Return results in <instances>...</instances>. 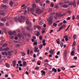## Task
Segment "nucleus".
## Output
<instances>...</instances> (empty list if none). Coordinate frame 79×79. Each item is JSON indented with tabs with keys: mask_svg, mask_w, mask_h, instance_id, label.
Instances as JSON below:
<instances>
[{
	"mask_svg": "<svg viewBox=\"0 0 79 79\" xmlns=\"http://www.w3.org/2000/svg\"><path fill=\"white\" fill-rule=\"evenodd\" d=\"M6 19H10V18H8L7 17L5 18H2L1 19V20H6Z\"/></svg>",
	"mask_w": 79,
	"mask_h": 79,
	"instance_id": "6e6552de",
	"label": "nucleus"
},
{
	"mask_svg": "<svg viewBox=\"0 0 79 79\" xmlns=\"http://www.w3.org/2000/svg\"><path fill=\"white\" fill-rule=\"evenodd\" d=\"M6 66L7 68H10V65L8 63H6Z\"/></svg>",
	"mask_w": 79,
	"mask_h": 79,
	"instance_id": "f8f14e48",
	"label": "nucleus"
},
{
	"mask_svg": "<svg viewBox=\"0 0 79 79\" xmlns=\"http://www.w3.org/2000/svg\"><path fill=\"white\" fill-rule=\"evenodd\" d=\"M77 19H79V15H77Z\"/></svg>",
	"mask_w": 79,
	"mask_h": 79,
	"instance_id": "6e6d98bb",
	"label": "nucleus"
},
{
	"mask_svg": "<svg viewBox=\"0 0 79 79\" xmlns=\"http://www.w3.org/2000/svg\"><path fill=\"white\" fill-rule=\"evenodd\" d=\"M43 47V45L42 44H41L40 45V49H41Z\"/></svg>",
	"mask_w": 79,
	"mask_h": 79,
	"instance_id": "4c0bfd02",
	"label": "nucleus"
},
{
	"mask_svg": "<svg viewBox=\"0 0 79 79\" xmlns=\"http://www.w3.org/2000/svg\"><path fill=\"white\" fill-rule=\"evenodd\" d=\"M5 13L3 12H1L0 13V14L1 15H5Z\"/></svg>",
	"mask_w": 79,
	"mask_h": 79,
	"instance_id": "cd10ccee",
	"label": "nucleus"
},
{
	"mask_svg": "<svg viewBox=\"0 0 79 79\" xmlns=\"http://www.w3.org/2000/svg\"><path fill=\"white\" fill-rule=\"evenodd\" d=\"M36 27L39 30L40 29V27L39 26H37Z\"/></svg>",
	"mask_w": 79,
	"mask_h": 79,
	"instance_id": "4d7b16f0",
	"label": "nucleus"
},
{
	"mask_svg": "<svg viewBox=\"0 0 79 79\" xmlns=\"http://www.w3.org/2000/svg\"><path fill=\"white\" fill-rule=\"evenodd\" d=\"M35 69H36V70H39V67L37 66H36L35 67Z\"/></svg>",
	"mask_w": 79,
	"mask_h": 79,
	"instance_id": "c756f323",
	"label": "nucleus"
},
{
	"mask_svg": "<svg viewBox=\"0 0 79 79\" xmlns=\"http://www.w3.org/2000/svg\"><path fill=\"white\" fill-rule=\"evenodd\" d=\"M3 31L6 34V28H3Z\"/></svg>",
	"mask_w": 79,
	"mask_h": 79,
	"instance_id": "4be33fe9",
	"label": "nucleus"
},
{
	"mask_svg": "<svg viewBox=\"0 0 79 79\" xmlns=\"http://www.w3.org/2000/svg\"><path fill=\"white\" fill-rule=\"evenodd\" d=\"M73 2H70L69 4V5H73Z\"/></svg>",
	"mask_w": 79,
	"mask_h": 79,
	"instance_id": "e2e57ef3",
	"label": "nucleus"
},
{
	"mask_svg": "<svg viewBox=\"0 0 79 79\" xmlns=\"http://www.w3.org/2000/svg\"><path fill=\"white\" fill-rule=\"evenodd\" d=\"M41 72L42 73V76L45 75V71H44L43 70L41 71Z\"/></svg>",
	"mask_w": 79,
	"mask_h": 79,
	"instance_id": "4468645a",
	"label": "nucleus"
},
{
	"mask_svg": "<svg viewBox=\"0 0 79 79\" xmlns=\"http://www.w3.org/2000/svg\"><path fill=\"white\" fill-rule=\"evenodd\" d=\"M49 74H52V71H49Z\"/></svg>",
	"mask_w": 79,
	"mask_h": 79,
	"instance_id": "774afa93",
	"label": "nucleus"
},
{
	"mask_svg": "<svg viewBox=\"0 0 79 79\" xmlns=\"http://www.w3.org/2000/svg\"><path fill=\"white\" fill-rule=\"evenodd\" d=\"M60 45L61 47H63V43L62 42L60 43Z\"/></svg>",
	"mask_w": 79,
	"mask_h": 79,
	"instance_id": "37998d69",
	"label": "nucleus"
},
{
	"mask_svg": "<svg viewBox=\"0 0 79 79\" xmlns=\"http://www.w3.org/2000/svg\"><path fill=\"white\" fill-rule=\"evenodd\" d=\"M20 44H18L16 45V47H20Z\"/></svg>",
	"mask_w": 79,
	"mask_h": 79,
	"instance_id": "a18cd8bd",
	"label": "nucleus"
},
{
	"mask_svg": "<svg viewBox=\"0 0 79 79\" xmlns=\"http://www.w3.org/2000/svg\"><path fill=\"white\" fill-rule=\"evenodd\" d=\"M12 63L13 66H16V60H14Z\"/></svg>",
	"mask_w": 79,
	"mask_h": 79,
	"instance_id": "9d476101",
	"label": "nucleus"
},
{
	"mask_svg": "<svg viewBox=\"0 0 79 79\" xmlns=\"http://www.w3.org/2000/svg\"><path fill=\"white\" fill-rule=\"evenodd\" d=\"M53 17L52 15L50 16V18H48L47 19V20H52Z\"/></svg>",
	"mask_w": 79,
	"mask_h": 79,
	"instance_id": "423d86ee",
	"label": "nucleus"
},
{
	"mask_svg": "<svg viewBox=\"0 0 79 79\" xmlns=\"http://www.w3.org/2000/svg\"><path fill=\"white\" fill-rule=\"evenodd\" d=\"M43 24H44V22H43L42 21H40V25H42Z\"/></svg>",
	"mask_w": 79,
	"mask_h": 79,
	"instance_id": "c85d7f7f",
	"label": "nucleus"
},
{
	"mask_svg": "<svg viewBox=\"0 0 79 79\" xmlns=\"http://www.w3.org/2000/svg\"><path fill=\"white\" fill-rule=\"evenodd\" d=\"M76 67V66H74V65H72V66H70V68H75Z\"/></svg>",
	"mask_w": 79,
	"mask_h": 79,
	"instance_id": "09e8293b",
	"label": "nucleus"
},
{
	"mask_svg": "<svg viewBox=\"0 0 79 79\" xmlns=\"http://www.w3.org/2000/svg\"><path fill=\"white\" fill-rule=\"evenodd\" d=\"M4 23H0V26H4Z\"/></svg>",
	"mask_w": 79,
	"mask_h": 79,
	"instance_id": "5701e85b",
	"label": "nucleus"
},
{
	"mask_svg": "<svg viewBox=\"0 0 79 79\" xmlns=\"http://www.w3.org/2000/svg\"><path fill=\"white\" fill-rule=\"evenodd\" d=\"M40 34V33H39V31H38L36 34L37 36H39Z\"/></svg>",
	"mask_w": 79,
	"mask_h": 79,
	"instance_id": "c03bdc74",
	"label": "nucleus"
},
{
	"mask_svg": "<svg viewBox=\"0 0 79 79\" xmlns=\"http://www.w3.org/2000/svg\"><path fill=\"white\" fill-rule=\"evenodd\" d=\"M1 54H2V55H5V52H2Z\"/></svg>",
	"mask_w": 79,
	"mask_h": 79,
	"instance_id": "052dcab7",
	"label": "nucleus"
},
{
	"mask_svg": "<svg viewBox=\"0 0 79 79\" xmlns=\"http://www.w3.org/2000/svg\"><path fill=\"white\" fill-rule=\"evenodd\" d=\"M10 38L11 39H14V37L12 36H10Z\"/></svg>",
	"mask_w": 79,
	"mask_h": 79,
	"instance_id": "13d9d810",
	"label": "nucleus"
},
{
	"mask_svg": "<svg viewBox=\"0 0 79 79\" xmlns=\"http://www.w3.org/2000/svg\"><path fill=\"white\" fill-rule=\"evenodd\" d=\"M26 28L27 30H28V31H30V28H29V27H27Z\"/></svg>",
	"mask_w": 79,
	"mask_h": 79,
	"instance_id": "58836bf2",
	"label": "nucleus"
},
{
	"mask_svg": "<svg viewBox=\"0 0 79 79\" xmlns=\"http://www.w3.org/2000/svg\"><path fill=\"white\" fill-rule=\"evenodd\" d=\"M26 23H27V24H29V20H27L26 21Z\"/></svg>",
	"mask_w": 79,
	"mask_h": 79,
	"instance_id": "473e14b6",
	"label": "nucleus"
},
{
	"mask_svg": "<svg viewBox=\"0 0 79 79\" xmlns=\"http://www.w3.org/2000/svg\"><path fill=\"white\" fill-rule=\"evenodd\" d=\"M23 65L24 66H26L27 64V63H26V61H24L23 63Z\"/></svg>",
	"mask_w": 79,
	"mask_h": 79,
	"instance_id": "aec40b11",
	"label": "nucleus"
},
{
	"mask_svg": "<svg viewBox=\"0 0 79 79\" xmlns=\"http://www.w3.org/2000/svg\"><path fill=\"white\" fill-rule=\"evenodd\" d=\"M7 45H8V44H7V43H6L3 44V47H6V46H7Z\"/></svg>",
	"mask_w": 79,
	"mask_h": 79,
	"instance_id": "bb28decb",
	"label": "nucleus"
},
{
	"mask_svg": "<svg viewBox=\"0 0 79 79\" xmlns=\"http://www.w3.org/2000/svg\"><path fill=\"white\" fill-rule=\"evenodd\" d=\"M73 4L74 7H76V4L75 1H73Z\"/></svg>",
	"mask_w": 79,
	"mask_h": 79,
	"instance_id": "dca6fc26",
	"label": "nucleus"
},
{
	"mask_svg": "<svg viewBox=\"0 0 79 79\" xmlns=\"http://www.w3.org/2000/svg\"><path fill=\"white\" fill-rule=\"evenodd\" d=\"M5 77H8V75L7 74H6L5 76Z\"/></svg>",
	"mask_w": 79,
	"mask_h": 79,
	"instance_id": "bf43d9fd",
	"label": "nucleus"
},
{
	"mask_svg": "<svg viewBox=\"0 0 79 79\" xmlns=\"http://www.w3.org/2000/svg\"><path fill=\"white\" fill-rule=\"evenodd\" d=\"M62 69L63 70H65V68H64V67H62Z\"/></svg>",
	"mask_w": 79,
	"mask_h": 79,
	"instance_id": "69168bd1",
	"label": "nucleus"
},
{
	"mask_svg": "<svg viewBox=\"0 0 79 79\" xmlns=\"http://www.w3.org/2000/svg\"><path fill=\"white\" fill-rule=\"evenodd\" d=\"M60 53V52L58 51V52L57 53V55H59Z\"/></svg>",
	"mask_w": 79,
	"mask_h": 79,
	"instance_id": "338daca9",
	"label": "nucleus"
},
{
	"mask_svg": "<svg viewBox=\"0 0 79 79\" xmlns=\"http://www.w3.org/2000/svg\"><path fill=\"white\" fill-rule=\"evenodd\" d=\"M0 51H3V48H0Z\"/></svg>",
	"mask_w": 79,
	"mask_h": 79,
	"instance_id": "864d4df0",
	"label": "nucleus"
},
{
	"mask_svg": "<svg viewBox=\"0 0 79 79\" xmlns=\"http://www.w3.org/2000/svg\"><path fill=\"white\" fill-rule=\"evenodd\" d=\"M76 44V42L75 41H74L73 42V46H74Z\"/></svg>",
	"mask_w": 79,
	"mask_h": 79,
	"instance_id": "8fccbe9b",
	"label": "nucleus"
},
{
	"mask_svg": "<svg viewBox=\"0 0 79 79\" xmlns=\"http://www.w3.org/2000/svg\"><path fill=\"white\" fill-rule=\"evenodd\" d=\"M35 10L36 11V13L38 15H39V14H40V8L39 7L37 6Z\"/></svg>",
	"mask_w": 79,
	"mask_h": 79,
	"instance_id": "f257e3e1",
	"label": "nucleus"
},
{
	"mask_svg": "<svg viewBox=\"0 0 79 79\" xmlns=\"http://www.w3.org/2000/svg\"><path fill=\"white\" fill-rule=\"evenodd\" d=\"M68 5H63L62 6L63 7L66 8L68 7Z\"/></svg>",
	"mask_w": 79,
	"mask_h": 79,
	"instance_id": "a211bd4d",
	"label": "nucleus"
},
{
	"mask_svg": "<svg viewBox=\"0 0 79 79\" xmlns=\"http://www.w3.org/2000/svg\"><path fill=\"white\" fill-rule=\"evenodd\" d=\"M74 51H72V52H71V55H74Z\"/></svg>",
	"mask_w": 79,
	"mask_h": 79,
	"instance_id": "2f4dec72",
	"label": "nucleus"
},
{
	"mask_svg": "<svg viewBox=\"0 0 79 79\" xmlns=\"http://www.w3.org/2000/svg\"><path fill=\"white\" fill-rule=\"evenodd\" d=\"M43 39V38H42V36H40V40H42Z\"/></svg>",
	"mask_w": 79,
	"mask_h": 79,
	"instance_id": "de8ad7c7",
	"label": "nucleus"
},
{
	"mask_svg": "<svg viewBox=\"0 0 79 79\" xmlns=\"http://www.w3.org/2000/svg\"><path fill=\"white\" fill-rule=\"evenodd\" d=\"M18 36L19 37V38H21V35L19 33L18 34Z\"/></svg>",
	"mask_w": 79,
	"mask_h": 79,
	"instance_id": "49530a36",
	"label": "nucleus"
},
{
	"mask_svg": "<svg viewBox=\"0 0 79 79\" xmlns=\"http://www.w3.org/2000/svg\"><path fill=\"white\" fill-rule=\"evenodd\" d=\"M32 7H33V8H35L36 7V4L35 3H34L32 5Z\"/></svg>",
	"mask_w": 79,
	"mask_h": 79,
	"instance_id": "f3484780",
	"label": "nucleus"
},
{
	"mask_svg": "<svg viewBox=\"0 0 79 79\" xmlns=\"http://www.w3.org/2000/svg\"><path fill=\"white\" fill-rule=\"evenodd\" d=\"M20 18L21 19H24V18H25V17L23 15H21Z\"/></svg>",
	"mask_w": 79,
	"mask_h": 79,
	"instance_id": "b1692460",
	"label": "nucleus"
},
{
	"mask_svg": "<svg viewBox=\"0 0 79 79\" xmlns=\"http://www.w3.org/2000/svg\"><path fill=\"white\" fill-rule=\"evenodd\" d=\"M8 54L9 55H10V56H11L12 55L11 53V52L10 51L8 52Z\"/></svg>",
	"mask_w": 79,
	"mask_h": 79,
	"instance_id": "c9c22d12",
	"label": "nucleus"
},
{
	"mask_svg": "<svg viewBox=\"0 0 79 79\" xmlns=\"http://www.w3.org/2000/svg\"><path fill=\"white\" fill-rule=\"evenodd\" d=\"M6 26L8 27L10 26V24H8V23H6Z\"/></svg>",
	"mask_w": 79,
	"mask_h": 79,
	"instance_id": "3c124183",
	"label": "nucleus"
},
{
	"mask_svg": "<svg viewBox=\"0 0 79 79\" xmlns=\"http://www.w3.org/2000/svg\"><path fill=\"white\" fill-rule=\"evenodd\" d=\"M34 51L35 52H39V50L38 49V48L35 47Z\"/></svg>",
	"mask_w": 79,
	"mask_h": 79,
	"instance_id": "20e7f679",
	"label": "nucleus"
},
{
	"mask_svg": "<svg viewBox=\"0 0 79 79\" xmlns=\"http://www.w3.org/2000/svg\"><path fill=\"white\" fill-rule=\"evenodd\" d=\"M2 6L4 8H7V6L6 5H3Z\"/></svg>",
	"mask_w": 79,
	"mask_h": 79,
	"instance_id": "7c9ffc66",
	"label": "nucleus"
},
{
	"mask_svg": "<svg viewBox=\"0 0 79 79\" xmlns=\"http://www.w3.org/2000/svg\"><path fill=\"white\" fill-rule=\"evenodd\" d=\"M10 5L11 6H13V2H10Z\"/></svg>",
	"mask_w": 79,
	"mask_h": 79,
	"instance_id": "72a5a7b5",
	"label": "nucleus"
},
{
	"mask_svg": "<svg viewBox=\"0 0 79 79\" xmlns=\"http://www.w3.org/2000/svg\"><path fill=\"white\" fill-rule=\"evenodd\" d=\"M70 25H69L68 27L65 30V31H67V30H68L69 28H70Z\"/></svg>",
	"mask_w": 79,
	"mask_h": 79,
	"instance_id": "a878e982",
	"label": "nucleus"
},
{
	"mask_svg": "<svg viewBox=\"0 0 79 79\" xmlns=\"http://www.w3.org/2000/svg\"><path fill=\"white\" fill-rule=\"evenodd\" d=\"M54 49H53V50L51 49V50L50 51V53L51 54H52V55H53V53H54Z\"/></svg>",
	"mask_w": 79,
	"mask_h": 79,
	"instance_id": "9b49d317",
	"label": "nucleus"
},
{
	"mask_svg": "<svg viewBox=\"0 0 79 79\" xmlns=\"http://www.w3.org/2000/svg\"><path fill=\"white\" fill-rule=\"evenodd\" d=\"M46 2L48 3L50 2V1L48 0H47Z\"/></svg>",
	"mask_w": 79,
	"mask_h": 79,
	"instance_id": "0e129e2a",
	"label": "nucleus"
},
{
	"mask_svg": "<svg viewBox=\"0 0 79 79\" xmlns=\"http://www.w3.org/2000/svg\"><path fill=\"white\" fill-rule=\"evenodd\" d=\"M52 70L54 72H57V70L55 68H53L52 69Z\"/></svg>",
	"mask_w": 79,
	"mask_h": 79,
	"instance_id": "412c9836",
	"label": "nucleus"
},
{
	"mask_svg": "<svg viewBox=\"0 0 79 79\" xmlns=\"http://www.w3.org/2000/svg\"><path fill=\"white\" fill-rule=\"evenodd\" d=\"M76 18L75 17L74 15H73V16L72 17V19L73 20H74V19H75Z\"/></svg>",
	"mask_w": 79,
	"mask_h": 79,
	"instance_id": "ea45409f",
	"label": "nucleus"
},
{
	"mask_svg": "<svg viewBox=\"0 0 79 79\" xmlns=\"http://www.w3.org/2000/svg\"><path fill=\"white\" fill-rule=\"evenodd\" d=\"M55 7L57 9L59 8V6L58 5H56V6H55Z\"/></svg>",
	"mask_w": 79,
	"mask_h": 79,
	"instance_id": "603ef678",
	"label": "nucleus"
},
{
	"mask_svg": "<svg viewBox=\"0 0 79 79\" xmlns=\"http://www.w3.org/2000/svg\"><path fill=\"white\" fill-rule=\"evenodd\" d=\"M63 24V23H60V24H59L58 25V26L59 27L60 26H62V25Z\"/></svg>",
	"mask_w": 79,
	"mask_h": 79,
	"instance_id": "f704fd0d",
	"label": "nucleus"
},
{
	"mask_svg": "<svg viewBox=\"0 0 79 79\" xmlns=\"http://www.w3.org/2000/svg\"><path fill=\"white\" fill-rule=\"evenodd\" d=\"M27 10H28V12H29V11H30V12H34V10H35V9H34V8H28Z\"/></svg>",
	"mask_w": 79,
	"mask_h": 79,
	"instance_id": "f03ea898",
	"label": "nucleus"
},
{
	"mask_svg": "<svg viewBox=\"0 0 79 79\" xmlns=\"http://www.w3.org/2000/svg\"><path fill=\"white\" fill-rule=\"evenodd\" d=\"M60 40L59 39H57L56 40V43L58 44H60Z\"/></svg>",
	"mask_w": 79,
	"mask_h": 79,
	"instance_id": "2eb2a0df",
	"label": "nucleus"
},
{
	"mask_svg": "<svg viewBox=\"0 0 79 79\" xmlns=\"http://www.w3.org/2000/svg\"><path fill=\"white\" fill-rule=\"evenodd\" d=\"M54 4L53 3L51 4V7H53L54 6Z\"/></svg>",
	"mask_w": 79,
	"mask_h": 79,
	"instance_id": "680f3d73",
	"label": "nucleus"
},
{
	"mask_svg": "<svg viewBox=\"0 0 79 79\" xmlns=\"http://www.w3.org/2000/svg\"><path fill=\"white\" fill-rule=\"evenodd\" d=\"M33 53V51L32 50H31L30 51V55H32V54Z\"/></svg>",
	"mask_w": 79,
	"mask_h": 79,
	"instance_id": "e433bc0d",
	"label": "nucleus"
},
{
	"mask_svg": "<svg viewBox=\"0 0 79 79\" xmlns=\"http://www.w3.org/2000/svg\"><path fill=\"white\" fill-rule=\"evenodd\" d=\"M67 52H66V51H64V57L65 59H66V57L67 55Z\"/></svg>",
	"mask_w": 79,
	"mask_h": 79,
	"instance_id": "0eeeda50",
	"label": "nucleus"
},
{
	"mask_svg": "<svg viewBox=\"0 0 79 79\" xmlns=\"http://www.w3.org/2000/svg\"><path fill=\"white\" fill-rule=\"evenodd\" d=\"M56 15L59 18H60V17H62L63 15V14L61 15L60 13L56 14Z\"/></svg>",
	"mask_w": 79,
	"mask_h": 79,
	"instance_id": "7ed1b4c3",
	"label": "nucleus"
},
{
	"mask_svg": "<svg viewBox=\"0 0 79 79\" xmlns=\"http://www.w3.org/2000/svg\"><path fill=\"white\" fill-rule=\"evenodd\" d=\"M27 14V10H25L24 12V15H26Z\"/></svg>",
	"mask_w": 79,
	"mask_h": 79,
	"instance_id": "5fc2aeb1",
	"label": "nucleus"
},
{
	"mask_svg": "<svg viewBox=\"0 0 79 79\" xmlns=\"http://www.w3.org/2000/svg\"><path fill=\"white\" fill-rule=\"evenodd\" d=\"M63 38H65V40L66 41H68V36L67 35H64L63 36Z\"/></svg>",
	"mask_w": 79,
	"mask_h": 79,
	"instance_id": "1a4fd4ad",
	"label": "nucleus"
},
{
	"mask_svg": "<svg viewBox=\"0 0 79 79\" xmlns=\"http://www.w3.org/2000/svg\"><path fill=\"white\" fill-rule=\"evenodd\" d=\"M22 55L23 56H24L26 55V53H24V52H22Z\"/></svg>",
	"mask_w": 79,
	"mask_h": 79,
	"instance_id": "393cba45",
	"label": "nucleus"
},
{
	"mask_svg": "<svg viewBox=\"0 0 79 79\" xmlns=\"http://www.w3.org/2000/svg\"><path fill=\"white\" fill-rule=\"evenodd\" d=\"M64 2L65 3H68L69 2L68 1L66 0Z\"/></svg>",
	"mask_w": 79,
	"mask_h": 79,
	"instance_id": "79ce46f5",
	"label": "nucleus"
},
{
	"mask_svg": "<svg viewBox=\"0 0 79 79\" xmlns=\"http://www.w3.org/2000/svg\"><path fill=\"white\" fill-rule=\"evenodd\" d=\"M63 28V26H61L59 29H58V31H60Z\"/></svg>",
	"mask_w": 79,
	"mask_h": 79,
	"instance_id": "ddd939ff",
	"label": "nucleus"
},
{
	"mask_svg": "<svg viewBox=\"0 0 79 79\" xmlns=\"http://www.w3.org/2000/svg\"><path fill=\"white\" fill-rule=\"evenodd\" d=\"M8 34L9 35H13V33L12 32V31H10L8 32Z\"/></svg>",
	"mask_w": 79,
	"mask_h": 79,
	"instance_id": "6ab92c4d",
	"label": "nucleus"
},
{
	"mask_svg": "<svg viewBox=\"0 0 79 79\" xmlns=\"http://www.w3.org/2000/svg\"><path fill=\"white\" fill-rule=\"evenodd\" d=\"M53 25L54 26L56 27L57 26V25L56 23H54L53 24Z\"/></svg>",
	"mask_w": 79,
	"mask_h": 79,
	"instance_id": "a19ab883",
	"label": "nucleus"
},
{
	"mask_svg": "<svg viewBox=\"0 0 79 79\" xmlns=\"http://www.w3.org/2000/svg\"><path fill=\"white\" fill-rule=\"evenodd\" d=\"M48 22V24L49 25H51L53 21L52 20H49Z\"/></svg>",
	"mask_w": 79,
	"mask_h": 79,
	"instance_id": "39448f33",
	"label": "nucleus"
}]
</instances>
